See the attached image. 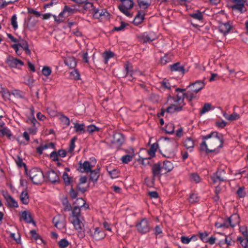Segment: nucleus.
<instances>
[{"label": "nucleus", "instance_id": "0eeeda50", "mask_svg": "<svg viewBox=\"0 0 248 248\" xmlns=\"http://www.w3.org/2000/svg\"><path fill=\"white\" fill-rule=\"evenodd\" d=\"M225 173L226 172L224 170L218 169L216 172L210 176L212 184H216L217 182L220 183L221 182L225 181L226 180L224 178V176Z\"/></svg>", "mask_w": 248, "mask_h": 248}, {"label": "nucleus", "instance_id": "680f3d73", "mask_svg": "<svg viewBox=\"0 0 248 248\" xmlns=\"http://www.w3.org/2000/svg\"><path fill=\"white\" fill-rule=\"evenodd\" d=\"M128 23H125L124 22V21H121V26L120 27H115L113 30H112V31H123L124 29V28H125V27L126 26H128Z\"/></svg>", "mask_w": 248, "mask_h": 248}, {"label": "nucleus", "instance_id": "aec40b11", "mask_svg": "<svg viewBox=\"0 0 248 248\" xmlns=\"http://www.w3.org/2000/svg\"><path fill=\"white\" fill-rule=\"evenodd\" d=\"M21 218L27 223H32L33 224L35 225V222L29 212L27 211L22 212Z\"/></svg>", "mask_w": 248, "mask_h": 248}, {"label": "nucleus", "instance_id": "ea45409f", "mask_svg": "<svg viewBox=\"0 0 248 248\" xmlns=\"http://www.w3.org/2000/svg\"><path fill=\"white\" fill-rule=\"evenodd\" d=\"M175 126L174 124L173 123H169L164 128H163L164 130L166 133L169 134H172L174 132Z\"/></svg>", "mask_w": 248, "mask_h": 248}, {"label": "nucleus", "instance_id": "c9c22d12", "mask_svg": "<svg viewBox=\"0 0 248 248\" xmlns=\"http://www.w3.org/2000/svg\"><path fill=\"white\" fill-rule=\"evenodd\" d=\"M138 5L140 8L147 9L151 4V1L144 0H137Z\"/></svg>", "mask_w": 248, "mask_h": 248}, {"label": "nucleus", "instance_id": "7c9ffc66", "mask_svg": "<svg viewBox=\"0 0 248 248\" xmlns=\"http://www.w3.org/2000/svg\"><path fill=\"white\" fill-rule=\"evenodd\" d=\"M85 126V125L84 124L75 123L74 125L75 131L77 133L84 134L86 131Z\"/></svg>", "mask_w": 248, "mask_h": 248}, {"label": "nucleus", "instance_id": "b1692460", "mask_svg": "<svg viewBox=\"0 0 248 248\" xmlns=\"http://www.w3.org/2000/svg\"><path fill=\"white\" fill-rule=\"evenodd\" d=\"M65 64L70 68H75L77 65V61L74 57L66 58L64 61Z\"/></svg>", "mask_w": 248, "mask_h": 248}, {"label": "nucleus", "instance_id": "f704fd0d", "mask_svg": "<svg viewBox=\"0 0 248 248\" xmlns=\"http://www.w3.org/2000/svg\"><path fill=\"white\" fill-rule=\"evenodd\" d=\"M81 214L80 207L78 205H75L72 210V216L74 218H79Z\"/></svg>", "mask_w": 248, "mask_h": 248}, {"label": "nucleus", "instance_id": "4c0bfd02", "mask_svg": "<svg viewBox=\"0 0 248 248\" xmlns=\"http://www.w3.org/2000/svg\"><path fill=\"white\" fill-rule=\"evenodd\" d=\"M114 56V53L110 51H106L103 53V57L104 59V63L107 64L109 59Z\"/></svg>", "mask_w": 248, "mask_h": 248}, {"label": "nucleus", "instance_id": "2f4dec72", "mask_svg": "<svg viewBox=\"0 0 248 248\" xmlns=\"http://www.w3.org/2000/svg\"><path fill=\"white\" fill-rule=\"evenodd\" d=\"M16 162L18 168H20L22 167H24L26 175H28L27 166L26 164L23 162L22 158L19 156H17V159L16 160Z\"/></svg>", "mask_w": 248, "mask_h": 248}, {"label": "nucleus", "instance_id": "4d7b16f0", "mask_svg": "<svg viewBox=\"0 0 248 248\" xmlns=\"http://www.w3.org/2000/svg\"><path fill=\"white\" fill-rule=\"evenodd\" d=\"M86 203V202L82 198H77L75 202H74L73 205H78L80 208L84 206Z\"/></svg>", "mask_w": 248, "mask_h": 248}, {"label": "nucleus", "instance_id": "37998d69", "mask_svg": "<svg viewBox=\"0 0 248 248\" xmlns=\"http://www.w3.org/2000/svg\"><path fill=\"white\" fill-rule=\"evenodd\" d=\"M209 234V232L206 231H204V232H199L198 233V236L203 242L207 243L208 238V236Z\"/></svg>", "mask_w": 248, "mask_h": 248}, {"label": "nucleus", "instance_id": "09e8293b", "mask_svg": "<svg viewBox=\"0 0 248 248\" xmlns=\"http://www.w3.org/2000/svg\"><path fill=\"white\" fill-rule=\"evenodd\" d=\"M61 122L66 126H68L70 124V121L69 118L65 116L64 114H62L60 118Z\"/></svg>", "mask_w": 248, "mask_h": 248}, {"label": "nucleus", "instance_id": "6e6d98bb", "mask_svg": "<svg viewBox=\"0 0 248 248\" xmlns=\"http://www.w3.org/2000/svg\"><path fill=\"white\" fill-rule=\"evenodd\" d=\"M245 188L244 186L240 187L236 192V194L240 198H244L246 195Z\"/></svg>", "mask_w": 248, "mask_h": 248}, {"label": "nucleus", "instance_id": "2eb2a0df", "mask_svg": "<svg viewBox=\"0 0 248 248\" xmlns=\"http://www.w3.org/2000/svg\"><path fill=\"white\" fill-rule=\"evenodd\" d=\"M46 175L48 180L52 184H59L60 183V178L54 170H51L48 171Z\"/></svg>", "mask_w": 248, "mask_h": 248}, {"label": "nucleus", "instance_id": "052dcab7", "mask_svg": "<svg viewBox=\"0 0 248 248\" xmlns=\"http://www.w3.org/2000/svg\"><path fill=\"white\" fill-rule=\"evenodd\" d=\"M17 17L16 14L12 16L11 19V23L14 29L16 30L17 29L18 25L16 21Z\"/></svg>", "mask_w": 248, "mask_h": 248}, {"label": "nucleus", "instance_id": "f8f14e48", "mask_svg": "<svg viewBox=\"0 0 248 248\" xmlns=\"http://www.w3.org/2000/svg\"><path fill=\"white\" fill-rule=\"evenodd\" d=\"M205 86V83L204 80H196L193 83H191L187 88L191 87V91L195 93H198L199 91L202 90Z\"/></svg>", "mask_w": 248, "mask_h": 248}, {"label": "nucleus", "instance_id": "7ed1b4c3", "mask_svg": "<svg viewBox=\"0 0 248 248\" xmlns=\"http://www.w3.org/2000/svg\"><path fill=\"white\" fill-rule=\"evenodd\" d=\"M135 226L138 232L142 234L149 232L151 229V222L146 217L138 220Z\"/></svg>", "mask_w": 248, "mask_h": 248}, {"label": "nucleus", "instance_id": "a18cd8bd", "mask_svg": "<svg viewBox=\"0 0 248 248\" xmlns=\"http://www.w3.org/2000/svg\"><path fill=\"white\" fill-rule=\"evenodd\" d=\"M244 248H248V237L239 236L237 239Z\"/></svg>", "mask_w": 248, "mask_h": 248}, {"label": "nucleus", "instance_id": "9d476101", "mask_svg": "<svg viewBox=\"0 0 248 248\" xmlns=\"http://www.w3.org/2000/svg\"><path fill=\"white\" fill-rule=\"evenodd\" d=\"M218 30L220 33L226 35L228 34L232 28V25L231 24L230 21L226 23H223L221 21L218 22Z\"/></svg>", "mask_w": 248, "mask_h": 248}, {"label": "nucleus", "instance_id": "f257e3e1", "mask_svg": "<svg viewBox=\"0 0 248 248\" xmlns=\"http://www.w3.org/2000/svg\"><path fill=\"white\" fill-rule=\"evenodd\" d=\"M204 140H208V143L209 146L214 148L217 147V148H221L223 146L224 138L221 133L217 131H213L209 134L203 136Z\"/></svg>", "mask_w": 248, "mask_h": 248}, {"label": "nucleus", "instance_id": "ddd939ff", "mask_svg": "<svg viewBox=\"0 0 248 248\" xmlns=\"http://www.w3.org/2000/svg\"><path fill=\"white\" fill-rule=\"evenodd\" d=\"M154 33L153 32H150L149 34H147V32H144V33L138 35L137 38L141 42L143 43H146L148 42H152L155 40V35H153Z\"/></svg>", "mask_w": 248, "mask_h": 248}, {"label": "nucleus", "instance_id": "c03bdc74", "mask_svg": "<svg viewBox=\"0 0 248 248\" xmlns=\"http://www.w3.org/2000/svg\"><path fill=\"white\" fill-rule=\"evenodd\" d=\"M11 94L17 98H24V93L19 90H14L11 92Z\"/></svg>", "mask_w": 248, "mask_h": 248}, {"label": "nucleus", "instance_id": "49530a36", "mask_svg": "<svg viewBox=\"0 0 248 248\" xmlns=\"http://www.w3.org/2000/svg\"><path fill=\"white\" fill-rule=\"evenodd\" d=\"M188 201L190 203H197L199 201V198L197 194L192 193L190 194Z\"/></svg>", "mask_w": 248, "mask_h": 248}, {"label": "nucleus", "instance_id": "423d86ee", "mask_svg": "<svg viewBox=\"0 0 248 248\" xmlns=\"http://www.w3.org/2000/svg\"><path fill=\"white\" fill-rule=\"evenodd\" d=\"M124 136L119 132H115L113 134L112 139L110 143L118 149H119L124 141Z\"/></svg>", "mask_w": 248, "mask_h": 248}, {"label": "nucleus", "instance_id": "f3484780", "mask_svg": "<svg viewBox=\"0 0 248 248\" xmlns=\"http://www.w3.org/2000/svg\"><path fill=\"white\" fill-rule=\"evenodd\" d=\"M4 199L7 202V206L9 208H17L18 204L17 202L8 193L3 194Z\"/></svg>", "mask_w": 248, "mask_h": 248}, {"label": "nucleus", "instance_id": "58836bf2", "mask_svg": "<svg viewBox=\"0 0 248 248\" xmlns=\"http://www.w3.org/2000/svg\"><path fill=\"white\" fill-rule=\"evenodd\" d=\"M125 70L126 72V76L130 75L132 77L133 74V66L129 62H126L124 64Z\"/></svg>", "mask_w": 248, "mask_h": 248}, {"label": "nucleus", "instance_id": "412c9836", "mask_svg": "<svg viewBox=\"0 0 248 248\" xmlns=\"http://www.w3.org/2000/svg\"><path fill=\"white\" fill-rule=\"evenodd\" d=\"M120 1L122 2V4L118 6L119 10L121 7L124 9H131L134 6V3L133 0H120Z\"/></svg>", "mask_w": 248, "mask_h": 248}, {"label": "nucleus", "instance_id": "393cba45", "mask_svg": "<svg viewBox=\"0 0 248 248\" xmlns=\"http://www.w3.org/2000/svg\"><path fill=\"white\" fill-rule=\"evenodd\" d=\"M228 218H230L231 221L232 227L233 228L237 225H239L240 222V217L239 215L237 214H233L230 217H228Z\"/></svg>", "mask_w": 248, "mask_h": 248}, {"label": "nucleus", "instance_id": "5701e85b", "mask_svg": "<svg viewBox=\"0 0 248 248\" xmlns=\"http://www.w3.org/2000/svg\"><path fill=\"white\" fill-rule=\"evenodd\" d=\"M92 236L95 240H100L105 237V234L103 231L100 230L98 227H97L95 229L94 233L92 234Z\"/></svg>", "mask_w": 248, "mask_h": 248}, {"label": "nucleus", "instance_id": "e2e57ef3", "mask_svg": "<svg viewBox=\"0 0 248 248\" xmlns=\"http://www.w3.org/2000/svg\"><path fill=\"white\" fill-rule=\"evenodd\" d=\"M211 107V104L205 103L200 111V114H203L208 111Z\"/></svg>", "mask_w": 248, "mask_h": 248}, {"label": "nucleus", "instance_id": "4468645a", "mask_svg": "<svg viewBox=\"0 0 248 248\" xmlns=\"http://www.w3.org/2000/svg\"><path fill=\"white\" fill-rule=\"evenodd\" d=\"M92 9V13L93 14V16L95 18L99 19L102 16H108L109 14L107 11L106 9L99 10L97 8H95L93 5V7H91Z\"/></svg>", "mask_w": 248, "mask_h": 248}, {"label": "nucleus", "instance_id": "473e14b6", "mask_svg": "<svg viewBox=\"0 0 248 248\" xmlns=\"http://www.w3.org/2000/svg\"><path fill=\"white\" fill-rule=\"evenodd\" d=\"M159 147L158 144L156 142L153 144L150 149L148 150V154L151 157H155V153Z\"/></svg>", "mask_w": 248, "mask_h": 248}, {"label": "nucleus", "instance_id": "6e6552de", "mask_svg": "<svg viewBox=\"0 0 248 248\" xmlns=\"http://www.w3.org/2000/svg\"><path fill=\"white\" fill-rule=\"evenodd\" d=\"M233 4L231 5L230 7L233 10H237L241 13H243L247 11V9L245 7L244 0H232Z\"/></svg>", "mask_w": 248, "mask_h": 248}, {"label": "nucleus", "instance_id": "1a4fd4ad", "mask_svg": "<svg viewBox=\"0 0 248 248\" xmlns=\"http://www.w3.org/2000/svg\"><path fill=\"white\" fill-rule=\"evenodd\" d=\"M169 70L171 72H178L181 76H183L188 70H186L184 66L182 65L180 62H177L173 64L170 65Z\"/></svg>", "mask_w": 248, "mask_h": 248}, {"label": "nucleus", "instance_id": "4be33fe9", "mask_svg": "<svg viewBox=\"0 0 248 248\" xmlns=\"http://www.w3.org/2000/svg\"><path fill=\"white\" fill-rule=\"evenodd\" d=\"M19 198L22 203L27 205L29 203L30 199L27 192V187L21 193Z\"/></svg>", "mask_w": 248, "mask_h": 248}, {"label": "nucleus", "instance_id": "cd10ccee", "mask_svg": "<svg viewBox=\"0 0 248 248\" xmlns=\"http://www.w3.org/2000/svg\"><path fill=\"white\" fill-rule=\"evenodd\" d=\"M71 222L73 224L75 229L77 231L84 229V225L78 218H74L71 220Z\"/></svg>", "mask_w": 248, "mask_h": 248}, {"label": "nucleus", "instance_id": "338daca9", "mask_svg": "<svg viewBox=\"0 0 248 248\" xmlns=\"http://www.w3.org/2000/svg\"><path fill=\"white\" fill-rule=\"evenodd\" d=\"M30 233L31 234L32 238H33L35 240H37L38 239H41L42 241H43V240L42 239L40 235L36 232L35 230H31L30 231Z\"/></svg>", "mask_w": 248, "mask_h": 248}, {"label": "nucleus", "instance_id": "8fccbe9b", "mask_svg": "<svg viewBox=\"0 0 248 248\" xmlns=\"http://www.w3.org/2000/svg\"><path fill=\"white\" fill-rule=\"evenodd\" d=\"M55 219H56V217H54L53 218V222L55 224V225H54L55 227H56V228H57L59 229H62L65 226V225H66L65 223L60 221L59 220L55 221Z\"/></svg>", "mask_w": 248, "mask_h": 248}, {"label": "nucleus", "instance_id": "bf43d9fd", "mask_svg": "<svg viewBox=\"0 0 248 248\" xmlns=\"http://www.w3.org/2000/svg\"><path fill=\"white\" fill-rule=\"evenodd\" d=\"M62 204L64 206L63 210L65 212L70 211L72 210V206L67 199H65V200L63 201Z\"/></svg>", "mask_w": 248, "mask_h": 248}, {"label": "nucleus", "instance_id": "864d4df0", "mask_svg": "<svg viewBox=\"0 0 248 248\" xmlns=\"http://www.w3.org/2000/svg\"><path fill=\"white\" fill-rule=\"evenodd\" d=\"M69 244L70 243L65 238L61 239L58 242V246L60 248H66L69 246Z\"/></svg>", "mask_w": 248, "mask_h": 248}, {"label": "nucleus", "instance_id": "72a5a7b5", "mask_svg": "<svg viewBox=\"0 0 248 248\" xmlns=\"http://www.w3.org/2000/svg\"><path fill=\"white\" fill-rule=\"evenodd\" d=\"M172 55L170 54H166L164 57L160 58L159 62L162 65H165L171 61Z\"/></svg>", "mask_w": 248, "mask_h": 248}, {"label": "nucleus", "instance_id": "603ef678", "mask_svg": "<svg viewBox=\"0 0 248 248\" xmlns=\"http://www.w3.org/2000/svg\"><path fill=\"white\" fill-rule=\"evenodd\" d=\"M86 130L89 133L92 134L95 131H99L100 130V128L96 126L94 124H91L87 127V130Z\"/></svg>", "mask_w": 248, "mask_h": 248}, {"label": "nucleus", "instance_id": "f03ea898", "mask_svg": "<svg viewBox=\"0 0 248 248\" xmlns=\"http://www.w3.org/2000/svg\"><path fill=\"white\" fill-rule=\"evenodd\" d=\"M34 185H39L43 183L45 176L43 171L37 167L32 168L28 172V175Z\"/></svg>", "mask_w": 248, "mask_h": 248}, {"label": "nucleus", "instance_id": "20e7f679", "mask_svg": "<svg viewBox=\"0 0 248 248\" xmlns=\"http://www.w3.org/2000/svg\"><path fill=\"white\" fill-rule=\"evenodd\" d=\"M162 171L163 172L164 171L161 166V163L160 162L154 164L152 165V180H151V185L148 184V186L152 187L154 185L156 178H158L159 179H160L161 176L164 174V172L161 173Z\"/></svg>", "mask_w": 248, "mask_h": 248}, {"label": "nucleus", "instance_id": "79ce46f5", "mask_svg": "<svg viewBox=\"0 0 248 248\" xmlns=\"http://www.w3.org/2000/svg\"><path fill=\"white\" fill-rule=\"evenodd\" d=\"M153 157H140V158L137 160L138 162H139L142 165L144 166H147V165H152L150 164V160L153 158Z\"/></svg>", "mask_w": 248, "mask_h": 248}, {"label": "nucleus", "instance_id": "c756f323", "mask_svg": "<svg viewBox=\"0 0 248 248\" xmlns=\"http://www.w3.org/2000/svg\"><path fill=\"white\" fill-rule=\"evenodd\" d=\"M189 16L191 17H192L193 18L198 20L202 22L203 20V13L200 10H197L195 13L190 14Z\"/></svg>", "mask_w": 248, "mask_h": 248}, {"label": "nucleus", "instance_id": "13d9d810", "mask_svg": "<svg viewBox=\"0 0 248 248\" xmlns=\"http://www.w3.org/2000/svg\"><path fill=\"white\" fill-rule=\"evenodd\" d=\"M77 140V137L76 136L74 137L70 140V143L69 147L68 152L69 153H72L74 151L75 147V141Z\"/></svg>", "mask_w": 248, "mask_h": 248}, {"label": "nucleus", "instance_id": "c85d7f7f", "mask_svg": "<svg viewBox=\"0 0 248 248\" xmlns=\"http://www.w3.org/2000/svg\"><path fill=\"white\" fill-rule=\"evenodd\" d=\"M203 136H202V142L201 143L200 145V150L201 151H205L206 154H208L209 153H213L215 152L216 149H209L207 147V145L206 143V140L203 139Z\"/></svg>", "mask_w": 248, "mask_h": 248}, {"label": "nucleus", "instance_id": "3c124183", "mask_svg": "<svg viewBox=\"0 0 248 248\" xmlns=\"http://www.w3.org/2000/svg\"><path fill=\"white\" fill-rule=\"evenodd\" d=\"M80 74L77 69H74L70 72V77L75 80L80 79Z\"/></svg>", "mask_w": 248, "mask_h": 248}, {"label": "nucleus", "instance_id": "a19ab883", "mask_svg": "<svg viewBox=\"0 0 248 248\" xmlns=\"http://www.w3.org/2000/svg\"><path fill=\"white\" fill-rule=\"evenodd\" d=\"M62 179L66 186L71 185L72 182V177H69L66 172H64L62 175Z\"/></svg>", "mask_w": 248, "mask_h": 248}, {"label": "nucleus", "instance_id": "774afa93", "mask_svg": "<svg viewBox=\"0 0 248 248\" xmlns=\"http://www.w3.org/2000/svg\"><path fill=\"white\" fill-rule=\"evenodd\" d=\"M50 158L52 159L53 161L56 162L59 160V156L57 151H53L49 155Z\"/></svg>", "mask_w": 248, "mask_h": 248}, {"label": "nucleus", "instance_id": "9b49d317", "mask_svg": "<svg viewBox=\"0 0 248 248\" xmlns=\"http://www.w3.org/2000/svg\"><path fill=\"white\" fill-rule=\"evenodd\" d=\"M6 62L10 67L18 69L20 68V66H23L24 64V62L12 56H9L7 58Z\"/></svg>", "mask_w": 248, "mask_h": 248}, {"label": "nucleus", "instance_id": "e433bc0d", "mask_svg": "<svg viewBox=\"0 0 248 248\" xmlns=\"http://www.w3.org/2000/svg\"><path fill=\"white\" fill-rule=\"evenodd\" d=\"M107 171L112 179L117 178L120 173V171L117 169H113L112 170H109V168H107Z\"/></svg>", "mask_w": 248, "mask_h": 248}, {"label": "nucleus", "instance_id": "dca6fc26", "mask_svg": "<svg viewBox=\"0 0 248 248\" xmlns=\"http://www.w3.org/2000/svg\"><path fill=\"white\" fill-rule=\"evenodd\" d=\"M15 44L17 45L19 48L20 47L23 51H25L26 54L28 55L31 54V51L29 49V44L26 40L20 38L19 42Z\"/></svg>", "mask_w": 248, "mask_h": 248}, {"label": "nucleus", "instance_id": "0e129e2a", "mask_svg": "<svg viewBox=\"0 0 248 248\" xmlns=\"http://www.w3.org/2000/svg\"><path fill=\"white\" fill-rule=\"evenodd\" d=\"M51 69L50 68V67H48V66H44L43 69H42V74L45 76H49L51 73Z\"/></svg>", "mask_w": 248, "mask_h": 248}, {"label": "nucleus", "instance_id": "69168bd1", "mask_svg": "<svg viewBox=\"0 0 248 248\" xmlns=\"http://www.w3.org/2000/svg\"><path fill=\"white\" fill-rule=\"evenodd\" d=\"M11 93L8 91V89L3 90V93L1 94L3 98L5 100H10V96Z\"/></svg>", "mask_w": 248, "mask_h": 248}, {"label": "nucleus", "instance_id": "a878e982", "mask_svg": "<svg viewBox=\"0 0 248 248\" xmlns=\"http://www.w3.org/2000/svg\"><path fill=\"white\" fill-rule=\"evenodd\" d=\"M162 167L163 171H164V174L171 171L174 168L172 163L168 160H165Z\"/></svg>", "mask_w": 248, "mask_h": 248}, {"label": "nucleus", "instance_id": "bb28decb", "mask_svg": "<svg viewBox=\"0 0 248 248\" xmlns=\"http://www.w3.org/2000/svg\"><path fill=\"white\" fill-rule=\"evenodd\" d=\"M184 145L187 150L189 149V151L191 152L194 147V141L191 138H187L184 141Z\"/></svg>", "mask_w": 248, "mask_h": 248}, {"label": "nucleus", "instance_id": "6ab92c4d", "mask_svg": "<svg viewBox=\"0 0 248 248\" xmlns=\"http://www.w3.org/2000/svg\"><path fill=\"white\" fill-rule=\"evenodd\" d=\"M100 171V168L99 166H97V168L94 170L92 169L91 171H89L90 172V181L93 182L94 183H96L99 177Z\"/></svg>", "mask_w": 248, "mask_h": 248}, {"label": "nucleus", "instance_id": "de8ad7c7", "mask_svg": "<svg viewBox=\"0 0 248 248\" xmlns=\"http://www.w3.org/2000/svg\"><path fill=\"white\" fill-rule=\"evenodd\" d=\"M133 155H123L121 157V161L124 164H127L129 162L131 161L132 160V159L133 158Z\"/></svg>", "mask_w": 248, "mask_h": 248}, {"label": "nucleus", "instance_id": "39448f33", "mask_svg": "<svg viewBox=\"0 0 248 248\" xmlns=\"http://www.w3.org/2000/svg\"><path fill=\"white\" fill-rule=\"evenodd\" d=\"M91 162L88 161H85L83 163L81 161L78 163V167L77 170L81 173H89L91 171L92 168L94 167L96 162V159L94 158H91Z\"/></svg>", "mask_w": 248, "mask_h": 248}, {"label": "nucleus", "instance_id": "a211bd4d", "mask_svg": "<svg viewBox=\"0 0 248 248\" xmlns=\"http://www.w3.org/2000/svg\"><path fill=\"white\" fill-rule=\"evenodd\" d=\"M145 13L141 10L138 11V13L134 18L132 23L135 26H138L141 24L145 19Z\"/></svg>", "mask_w": 248, "mask_h": 248}, {"label": "nucleus", "instance_id": "5fc2aeb1", "mask_svg": "<svg viewBox=\"0 0 248 248\" xmlns=\"http://www.w3.org/2000/svg\"><path fill=\"white\" fill-rule=\"evenodd\" d=\"M190 178L191 181L198 183L201 182V178L197 173H192L190 175Z\"/></svg>", "mask_w": 248, "mask_h": 248}]
</instances>
